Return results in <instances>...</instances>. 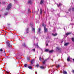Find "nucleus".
<instances>
[{
	"label": "nucleus",
	"mask_w": 74,
	"mask_h": 74,
	"mask_svg": "<svg viewBox=\"0 0 74 74\" xmlns=\"http://www.w3.org/2000/svg\"><path fill=\"white\" fill-rule=\"evenodd\" d=\"M11 6L12 5L11 3H10L8 5L7 8L6 9V10H10L11 9Z\"/></svg>",
	"instance_id": "nucleus-1"
},
{
	"label": "nucleus",
	"mask_w": 74,
	"mask_h": 74,
	"mask_svg": "<svg viewBox=\"0 0 74 74\" xmlns=\"http://www.w3.org/2000/svg\"><path fill=\"white\" fill-rule=\"evenodd\" d=\"M6 43L7 44V45L9 47H11V45H10V42L9 41H8L6 42Z\"/></svg>",
	"instance_id": "nucleus-2"
},
{
	"label": "nucleus",
	"mask_w": 74,
	"mask_h": 74,
	"mask_svg": "<svg viewBox=\"0 0 74 74\" xmlns=\"http://www.w3.org/2000/svg\"><path fill=\"white\" fill-rule=\"evenodd\" d=\"M6 43L7 44V45L9 47H11V45H10V42L9 41H8L6 42Z\"/></svg>",
	"instance_id": "nucleus-3"
},
{
	"label": "nucleus",
	"mask_w": 74,
	"mask_h": 74,
	"mask_svg": "<svg viewBox=\"0 0 74 74\" xmlns=\"http://www.w3.org/2000/svg\"><path fill=\"white\" fill-rule=\"evenodd\" d=\"M32 32L33 33H35V27H32Z\"/></svg>",
	"instance_id": "nucleus-4"
},
{
	"label": "nucleus",
	"mask_w": 74,
	"mask_h": 74,
	"mask_svg": "<svg viewBox=\"0 0 74 74\" xmlns=\"http://www.w3.org/2000/svg\"><path fill=\"white\" fill-rule=\"evenodd\" d=\"M35 48H40V47L38 46V44L37 43L35 45Z\"/></svg>",
	"instance_id": "nucleus-5"
},
{
	"label": "nucleus",
	"mask_w": 74,
	"mask_h": 74,
	"mask_svg": "<svg viewBox=\"0 0 74 74\" xmlns=\"http://www.w3.org/2000/svg\"><path fill=\"white\" fill-rule=\"evenodd\" d=\"M31 64H33V63H34V62H35V60H34V59L32 60H31Z\"/></svg>",
	"instance_id": "nucleus-6"
},
{
	"label": "nucleus",
	"mask_w": 74,
	"mask_h": 74,
	"mask_svg": "<svg viewBox=\"0 0 74 74\" xmlns=\"http://www.w3.org/2000/svg\"><path fill=\"white\" fill-rule=\"evenodd\" d=\"M44 29L45 30V32H47V29L45 28V26H44Z\"/></svg>",
	"instance_id": "nucleus-7"
},
{
	"label": "nucleus",
	"mask_w": 74,
	"mask_h": 74,
	"mask_svg": "<svg viewBox=\"0 0 74 74\" xmlns=\"http://www.w3.org/2000/svg\"><path fill=\"white\" fill-rule=\"evenodd\" d=\"M71 34V32H70L67 33L66 34V36H68V35H70V34Z\"/></svg>",
	"instance_id": "nucleus-8"
},
{
	"label": "nucleus",
	"mask_w": 74,
	"mask_h": 74,
	"mask_svg": "<svg viewBox=\"0 0 74 74\" xmlns=\"http://www.w3.org/2000/svg\"><path fill=\"white\" fill-rule=\"evenodd\" d=\"M56 48L57 49V50H58V51H61V49L58 47H56Z\"/></svg>",
	"instance_id": "nucleus-9"
},
{
	"label": "nucleus",
	"mask_w": 74,
	"mask_h": 74,
	"mask_svg": "<svg viewBox=\"0 0 74 74\" xmlns=\"http://www.w3.org/2000/svg\"><path fill=\"white\" fill-rule=\"evenodd\" d=\"M43 3H44V0H41L40 2V4H42Z\"/></svg>",
	"instance_id": "nucleus-10"
},
{
	"label": "nucleus",
	"mask_w": 74,
	"mask_h": 74,
	"mask_svg": "<svg viewBox=\"0 0 74 74\" xmlns=\"http://www.w3.org/2000/svg\"><path fill=\"white\" fill-rule=\"evenodd\" d=\"M52 35L53 36H57L58 35V34L56 33L54 34H52Z\"/></svg>",
	"instance_id": "nucleus-11"
},
{
	"label": "nucleus",
	"mask_w": 74,
	"mask_h": 74,
	"mask_svg": "<svg viewBox=\"0 0 74 74\" xmlns=\"http://www.w3.org/2000/svg\"><path fill=\"white\" fill-rule=\"evenodd\" d=\"M28 69H32V66H29L27 67Z\"/></svg>",
	"instance_id": "nucleus-12"
},
{
	"label": "nucleus",
	"mask_w": 74,
	"mask_h": 74,
	"mask_svg": "<svg viewBox=\"0 0 74 74\" xmlns=\"http://www.w3.org/2000/svg\"><path fill=\"white\" fill-rule=\"evenodd\" d=\"M63 73L64 74H67V72L65 71H63Z\"/></svg>",
	"instance_id": "nucleus-13"
},
{
	"label": "nucleus",
	"mask_w": 74,
	"mask_h": 74,
	"mask_svg": "<svg viewBox=\"0 0 74 74\" xmlns=\"http://www.w3.org/2000/svg\"><path fill=\"white\" fill-rule=\"evenodd\" d=\"M24 67H26L27 66V64H25L24 65Z\"/></svg>",
	"instance_id": "nucleus-14"
},
{
	"label": "nucleus",
	"mask_w": 74,
	"mask_h": 74,
	"mask_svg": "<svg viewBox=\"0 0 74 74\" xmlns=\"http://www.w3.org/2000/svg\"><path fill=\"white\" fill-rule=\"evenodd\" d=\"M69 45V43H66L64 44V45L65 46H67Z\"/></svg>",
	"instance_id": "nucleus-15"
},
{
	"label": "nucleus",
	"mask_w": 74,
	"mask_h": 74,
	"mask_svg": "<svg viewBox=\"0 0 74 74\" xmlns=\"http://www.w3.org/2000/svg\"><path fill=\"white\" fill-rule=\"evenodd\" d=\"M26 32L27 33H29V28H27V29Z\"/></svg>",
	"instance_id": "nucleus-16"
},
{
	"label": "nucleus",
	"mask_w": 74,
	"mask_h": 74,
	"mask_svg": "<svg viewBox=\"0 0 74 74\" xmlns=\"http://www.w3.org/2000/svg\"><path fill=\"white\" fill-rule=\"evenodd\" d=\"M42 9H40V14H42Z\"/></svg>",
	"instance_id": "nucleus-17"
},
{
	"label": "nucleus",
	"mask_w": 74,
	"mask_h": 74,
	"mask_svg": "<svg viewBox=\"0 0 74 74\" xmlns=\"http://www.w3.org/2000/svg\"><path fill=\"white\" fill-rule=\"evenodd\" d=\"M47 60H45L44 61H43L42 62V63L43 64H45V63L46 62V61H47Z\"/></svg>",
	"instance_id": "nucleus-18"
},
{
	"label": "nucleus",
	"mask_w": 74,
	"mask_h": 74,
	"mask_svg": "<svg viewBox=\"0 0 74 74\" xmlns=\"http://www.w3.org/2000/svg\"><path fill=\"white\" fill-rule=\"evenodd\" d=\"M70 60V58H69V57H68L67 59V61H68V62H69Z\"/></svg>",
	"instance_id": "nucleus-19"
},
{
	"label": "nucleus",
	"mask_w": 74,
	"mask_h": 74,
	"mask_svg": "<svg viewBox=\"0 0 74 74\" xmlns=\"http://www.w3.org/2000/svg\"><path fill=\"white\" fill-rule=\"evenodd\" d=\"M57 5L58 7H60L62 5V4L61 3H60L59 5L57 4Z\"/></svg>",
	"instance_id": "nucleus-20"
},
{
	"label": "nucleus",
	"mask_w": 74,
	"mask_h": 74,
	"mask_svg": "<svg viewBox=\"0 0 74 74\" xmlns=\"http://www.w3.org/2000/svg\"><path fill=\"white\" fill-rule=\"evenodd\" d=\"M40 31H41V29H40V28H39L38 29V31L39 33H40Z\"/></svg>",
	"instance_id": "nucleus-21"
},
{
	"label": "nucleus",
	"mask_w": 74,
	"mask_h": 74,
	"mask_svg": "<svg viewBox=\"0 0 74 74\" xmlns=\"http://www.w3.org/2000/svg\"><path fill=\"white\" fill-rule=\"evenodd\" d=\"M71 40L72 41L74 42V38H72Z\"/></svg>",
	"instance_id": "nucleus-22"
},
{
	"label": "nucleus",
	"mask_w": 74,
	"mask_h": 74,
	"mask_svg": "<svg viewBox=\"0 0 74 74\" xmlns=\"http://www.w3.org/2000/svg\"><path fill=\"white\" fill-rule=\"evenodd\" d=\"M28 3H29V4H32V1H28Z\"/></svg>",
	"instance_id": "nucleus-23"
},
{
	"label": "nucleus",
	"mask_w": 74,
	"mask_h": 74,
	"mask_svg": "<svg viewBox=\"0 0 74 74\" xmlns=\"http://www.w3.org/2000/svg\"><path fill=\"white\" fill-rule=\"evenodd\" d=\"M40 68H41V69H45V68H44V67L42 66H40Z\"/></svg>",
	"instance_id": "nucleus-24"
},
{
	"label": "nucleus",
	"mask_w": 74,
	"mask_h": 74,
	"mask_svg": "<svg viewBox=\"0 0 74 74\" xmlns=\"http://www.w3.org/2000/svg\"><path fill=\"white\" fill-rule=\"evenodd\" d=\"M39 59L40 60V61H41L42 59V58H41V57H40L39 58Z\"/></svg>",
	"instance_id": "nucleus-25"
},
{
	"label": "nucleus",
	"mask_w": 74,
	"mask_h": 74,
	"mask_svg": "<svg viewBox=\"0 0 74 74\" xmlns=\"http://www.w3.org/2000/svg\"><path fill=\"white\" fill-rule=\"evenodd\" d=\"M23 46H24V47H26V45H25V43H23Z\"/></svg>",
	"instance_id": "nucleus-26"
},
{
	"label": "nucleus",
	"mask_w": 74,
	"mask_h": 74,
	"mask_svg": "<svg viewBox=\"0 0 74 74\" xmlns=\"http://www.w3.org/2000/svg\"><path fill=\"white\" fill-rule=\"evenodd\" d=\"M49 51V49H46L45 50V51L46 52H48Z\"/></svg>",
	"instance_id": "nucleus-27"
},
{
	"label": "nucleus",
	"mask_w": 74,
	"mask_h": 74,
	"mask_svg": "<svg viewBox=\"0 0 74 74\" xmlns=\"http://www.w3.org/2000/svg\"><path fill=\"white\" fill-rule=\"evenodd\" d=\"M52 52H53V50H51V51H49V52L50 53H52Z\"/></svg>",
	"instance_id": "nucleus-28"
},
{
	"label": "nucleus",
	"mask_w": 74,
	"mask_h": 74,
	"mask_svg": "<svg viewBox=\"0 0 74 74\" xmlns=\"http://www.w3.org/2000/svg\"><path fill=\"white\" fill-rule=\"evenodd\" d=\"M27 60H28V61H29V60H30V58H27Z\"/></svg>",
	"instance_id": "nucleus-29"
},
{
	"label": "nucleus",
	"mask_w": 74,
	"mask_h": 74,
	"mask_svg": "<svg viewBox=\"0 0 74 74\" xmlns=\"http://www.w3.org/2000/svg\"><path fill=\"white\" fill-rule=\"evenodd\" d=\"M8 15V13L7 12H6V13H5V15Z\"/></svg>",
	"instance_id": "nucleus-30"
},
{
	"label": "nucleus",
	"mask_w": 74,
	"mask_h": 74,
	"mask_svg": "<svg viewBox=\"0 0 74 74\" xmlns=\"http://www.w3.org/2000/svg\"><path fill=\"white\" fill-rule=\"evenodd\" d=\"M59 67V65H57V67L58 68V67Z\"/></svg>",
	"instance_id": "nucleus-31"
},
{
	"label": "nucleus",
	"mask_w": 74,
	"mask_h": 74,
	"mask_svg": "<svg viewBox=\"0 0 74 74\" xmlns=\"http://www.w3.org/2000/svg\"><path fill=\"white\" fill-rule=\"evenodd\" d=\"M71 8H70V9H69V11H71Z\"/></svg>",
	"instance_id": "nucleus-32"
},
{
	"label": "nucleus",
	"mask_w": 74,
	"mask_h": 74,
	"mask_svg": "<svg viewBox=\"0 0 74 74\" xmlns=\"http://www.w3.org/2000/svg\"><path fill=\"white\" fill-rule=\"evenodd\" d=\"M32 50H33V51H34V52L35 51V49H33Z\"/></svg>",
	"instance_id": "nucleus-33"
},
{
	"label": "nucleus",
	"mask_w": 74,
	"mask_h": 74,
	"mask_svg": "<svg viewBox=\"0 0 74 74\" xmlns=\"http://www.w3.org/2000/svg\"><path fill=\"white\" fill-rule=\"evenodd\" d=\"M0 51L1 52H2V51H3V50L2 49H0Z\"/></svg>",
	"instance_id": "nucleus-34"
},
{
	"label": "nucleus",
	"mask_w": 74,
	"mask_h": 74,
	"mask_svg": "<svg viewBox=\"0 0 74 74\" xmlns=\"http://www.w3.org/2000/svg\"><path fill=\"white\" fill-rule=\"evenodd\" d=\"M39 66V65L38 64H37L36 65V66L37 67H38Z\"/></svg>",
	"instance_id": "nucleus-35"
},
{
	"label": "nucleus",
	"mask_w": 74,
	"mask_h": 74,
	"mask_svg": "<svg viewBox=\"0 0 74 74\" xmlns=\"http://www.w3.org/2000/svg\"><path fill=\"white\" fill-rule=\"evenodd\" d=\"M72 11H74V8H73L72 9Z\"/></svg>",
	"instance_id": "nucleus-36"
},
{
	"label": "nucleus",
	"mask_w": 74,
	"mask_h": 74,
	"mask_svg": "<svg viewBox=\"0 0 74 74\" xmlns=\"http://www.w3.org/2000/svg\"><path fill=\"white\" fill-rule=\"evenodd\" d=\"M28 11L29 12H30V9H28Z\"/></svg>",
	"instance_id": "nucleus-37"
},
{
	"label": "nucleus",
	"mask_w": 74,
	"mask_h": 74,
	"mask_svg": "<svg viewBox=\"0 0 74 74\" xmlns=\"http://www.w3.org/2000/svg\"><path fill=\"white\" fill-rule=\"evenodd\" d=\"M72 73H74V70H73V71H72Z\"/></svg>",
	"instance_id": "nucleus-38"
},
{
	"label": "nucleus",
	"mask_w": 74,
	"mask_h": 74,
	"mask_svg": "<svg viewBox=\"0 0 74 74\" xmlns=\"http://www.w3.org/2000/svg\"><path fill=\"white\" fill-rule=\"evenodd\" d=\"M48 44H46V46H48Z\"/></svg>",
	"instance_id": "nucleus-39"
},
{
	"label": "nucleus",
	"mask_w": 74,
	"mask_h": 74,
	"mask_svg": "<svg viewBox=\"0 0 74 74\" xmlns=\"http://www.w3.org/2000/svg\"><path fill=\"white\" fill-rule=\"evenodd\" d=\"M35 74H37V72H35Z\"/></svg>",
	"instance_id": "nucleus-40"
},
{
	"label": "nucleus",
	"mask_w": 74,
	"mask_h": 74,
	"mask_svg": "<svg viewBox=\"0 0 74 74\" xmlns=\"http://www.w3.org/2000/svg\"><path fill=\"white\" fill-rule=\"evenodd\" d=\"M53 66H54V65H52V66H51L52 67H53Z\"/></svg>",
	"instance_id": "nucleus-41"
},
{
	"label": "nucleus",
	"mask_w": 74,
	"mask_h": 74,
	"mask_svg": "<svg viewBox=\"0 0 74 74\" xmlns=\"http://www.w3.org/2000/svg\"><path fill=\"white\" fill-rule=\"evenodd\" d=\"M73 62H74V59H73Z\"/></svg>",
	"instance_id": "nucleus-42"
},
{
	"label": "nucleus",
	"mask_w": 74,
	"mask_h": 74,
	"mask_svg": "<svg viewBox=\"0 0 74 74\" xmlns=\"http://www.w3.org/2000/svg\"><path fill=\"white\" fill-rule=\"evenodd\" d=\"M7 73H8V74H9L8 72H7Z\"/></svg>",
	"instance_id": "nucleus-43"
},
{
	"label": "nucleus",
	"mask_w": 74,
	"mask_h": 74,
	"mask_svg": "<svg viewBox=\"0 0 74 74\" xmlns=\"http://www.w3.org/2000/svg\"><path fill=\"white\" fill-rule=\"evenodd\" d=\"M1 4V2H0V4Z\"/></svg>",
	"instance_id": "nucleus-44"
},
{
	"label": "nucleus",
	"mask_w": 74,
	"mask_h": 74,
	"mask_svg": "<svg viewBox=\"0 0 74 74\" xmlns=\"http://www.w3.org/2000/svg\"><path fill=\"white\" fill-rule=\"evenodd\" d=\"M0 16H1V15H0Z\"/></svg>",
	"instance_id": "nucleus-45"
},
{
	"label": "nucleus",
	"mask_w": 74,
	"mask_h": 74,
	"mask_svg": "<svg viewBox=\"0 0 74 74\" xmlns=\"http://www.w3.org/2000/svg\"><path fill=\"white\" fill-rule=\"evenodd\" d=\"M4 3H5L4 2Z\"/></svg>",
	"instance_id": "nucleus-46"
},
{
	"label": "nucleus",
	"mask_w": 74,
	"mask_h": 74,
	"mask_svg": "<svg viewBox=\"0 0 74 74\" xmlns=\"http://www.w3.org/2000/svg\"><path fill=\"white\" fill-rule=\"evenodd\" d=\"M14 0V1H15V0Z\"/></svg>",
	"instance_id": "nucleus-47"
}]
</instances>
